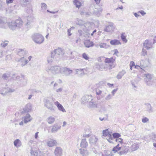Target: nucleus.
I'll return each mask as SVG.
<instances>
[{"label":"nucleus","instance_id":"obj_38","mask_svg":"<svg viewBox=\"0 0 156 156\" xmlns=\"http://www.w3.org/2000/svg\"><path fill=\"white\" fill-rule=\"evenodd\" d=\"M115 61L113 57L110 58H107L105 59V62L106 63H113Z\"/></svg>","mask_w":156,"mask_h":156},{"label":"nucleus","instance_id":"obj_39","mask_svg":"<svg viewBox=\"0 0 156 156\" xmlns=\"http://www.w3.org/2000/svg\"><path fill=\"white\" fill-rule=\"evenodd\" d=\"M73 2L76 7L79 9L80 7L81 3L78 0H74Z\"/></svg>","mask_w":156,"mask_h":156},{"label":"nucleus","instance_id":"obj_49","mask_svg":"<svg viewBox=\"0 0 156 156\" xmlns=\"http://www.w3.org/2000/svg\"><path fill=\"white\" fill-rule=\"evenodd\" d=\"M148 121L149 119L146 117H144L142 119V122L144 123H146Z\"/></svg>","mask_w":156,"mask_h":156},{"label":"nucleus","instance_id":"obj_19","mask_svg":"<svg viewBox=\"0 0 156 156\" xmlns=\"http://www.w3.org/2000/svg\"><path fill=\"white\" fill-rule=\"evenodd\" d=\"M55 105L57 106L58 109L63 112H66V111L62 105L58 102L56 101L54 102Z\"/></svg>","mask_w":156,"mask_h":156},{"label":"nucleus","instance_id":"obj_25","mask_svg":"<svg viewBox=\"0 0 156 156\" xmlns=\"http://www.w3.org/2000/svg\"><path fill=\"white\" fill-rule=\"evenodd\" d=\"M103 135L104 136H108L109 137L111 138V140H112L113 138L110 132H108V129H106L103 131Z\"/></svg>","mask_w":156,"mask_h":156},{"label":"nucleus","instance_id":"obj_16","mask_svg":"<svg viewBox=\"0 0 156 156\" xmlns=\"http://www.w3.org/2000/svg\"><path fill=\"white\" fill-rule=\"evenodd\" d=\"M144 77H145L144 78V79L147 82V85H150L148 82L150 81L153 78V75L149 73H145L144 74Z\"/></svg>","mask_w":156,"mask_h":156},{"label":"nucleus","instance_id":"obj_44","mask_svg":"<svg viewBox=\"0 0 156 156\" xmlns=\"http://www.w3.org/2000/svg\"><path fill=\"white\" fill-rule=\"evenodd\" d=\"M125 33H122L121 36V39L122 40L126 43L127 42V40L126 39V37L125 36Z\"/></svg>","mask_w":156,"mask_h":156},{"label":"nucleus","instance_id":"obj_17","mask_svg":"<svg viewBox=\"0 0 156 156\" xmlns=\"http://www.w3.org/2000/svg\"><path fill=\"white\" fill-rule=\"evenodd\" d=\"M114 29L113 24L112 23H110L108 25L106 26L104 30L105 31L109 32L111 31H113Z\"/></svg>","mask_w":156,"mask_h":156},{"label":"nucleus","instance_id":"obj_58","mask_svg":"<svg viewBox=\"0 0 156 156\" xmlns=\"http://www.w3.org/2000/svg\"><path fill=\"white\" fill-rule=\"evenodd\" d=\"M102 92L101 90L98 89L96 90V94L97 95H100Z\"/></svg>","mask_w":156,"mask_h":156},{"label":"nucleus","instance_id":"obj_30","mask_svg":"<svg viewBox=\"0 0 156 156\" xmlns=\"http://www.w3.org/2000/svg\"><path fill=\"white\" fill-rule=\"evenodd\" d=\"M80 153L83 156H87L89 154L88 151L86 150L83 149H79Z\"/></svg>","mask_w":156,"mask_h":156},{"label":"nucleus","instance_id":"obj_7","mask_svg":"<svg viewBox=\"0 0 156 156\" xmlns=\"http://www.w3.org/2000/svg\"><path fill=\"white\" fill-rule=\"evenodd\" d=\"M73 71L69 68L67 67H62L61 73L66 76H70L72 73Z\"/></svg>","mask_w":156,"mask_h":156},{"label":"nucleus","instance_id":"obj_32","mask_svg":"<svg viewBox=\"0 0 156 156\" xmlns=\"http://www.w3.org/2000/svg\"><path fill=\"white\" fill-rule=\"evenodd\" d=\"M126 73V72L124 70H122L117 75L116 78L118 79H121L122 76Z\"/></svg>","mask_w":156,"mask_h":156},{"label":"nucleus","instance_id":"obj_45","mask_svg":"<svg viewBox=\"0 0 156 156\" xmlns=\"http://www.w3.org/2000/svg\"><path fill=\"white\" fill-rule=\"evenodd\" d=\"M113 139L112 140H114L115 139L119 138L121 136L120 134L118 133H114L112 134Z\"/></svg>","mask_w":156,"mask_h":156},{"label":"nucleus","instance_id":"obj_50","mask_svg":"<svg viewBox=\"0 0 156 156\" xmlns=\"http://www.w3.org/2000/svg\"><path fill=\"white\" fill-rule=\"evenodd\" d=\"M16 76V75L15 74H14L13 75V76H12V78L14 79V80H16L17 81H18L19 80H20V79H21V76L20 77V76H16V77H15V79L14 78V76Z\"/></svg>","mask_w":156,"mask_h":156},{"label":"nucleus","instance_id":"obj_28","mask_svg":"<svg viewBox=\"0 0 156 156\" xmlns=\"http://www.w3.org/2000/svg\"><path fill=\"white\" fill-rule=\"evenodd\" d=\"M7 23V20L5 18L0 16V27H2L3 25Z\"/></svg>","mask_w":156,"mask_h":156},{"label":"nucleus","instance_id":"obj_56","mask_svg":"<svg viewBox=\"0 0 156 156\" xmlns=\"http://www.w3.org/2000/svg\"><path fill=\"white\" fill-rule=\"evenodd\" d=\"M99 46L101 48H105L106 47V43H103L102 44H100Z\"/></svg>","mask_w":156,"mask_h":156},{"label":"nucleus","instance_id":"obj_21","mask_svg":"<svg viewBox=\"0 0 156 156\" xmlns=\"http://www.w3.org/2000/svg\"><path fill=\"white\" fill-rule=\"evenodd\" d=\"M27 52L26 51L25 49H18L17 51V54L20 56H22L26 55Z\"/></svg>","mask_w":156,"mask_h":156},{"label":"nucleus","instance_id":"obj_46","mask_svg":"<svg viewBox=\"0 0 156 156\" xmlns=\"http://www.w3.org/2000/svg\"><path fill=\"white\" fill-rule=\"evenodd\" d=\"M41 8H42V10L43 12H44L46 10L47 8V5L44 3H42L41 4Z\"/></svg>","mask_w":156,"mask_h":156},{"label":"nucleus","instance_id":"obj_4","mask_svg":"<svg viewBox=\"0 0 156 156\" xmlns=\"http://www.w3.org/2000/svg\"><path fill=\"white\" fill-rule=\"evenodd\" d=\"M44 106L51 112L55 111V107L54 106L52 101L51 100L45 99Z\"/></svg>","mask_w":156,"mask_h":156},{"label":"nucleus","instance_id":"obj_3","mask_svg":"<svg viewBox=\"0 0 156 156\" xmlns=\"http://www.w3.org/2000/svg\"><path fill=\"white\" fill-rule=\"evenodd\" d=\"M98 100V98L90 99L87 105V107L92 110L97 108Z\"/></svg>","mask_w":156,"mask_h":156},{"label":"nucleus","instance_id":"obj_13","mask_svg":"<svg viewBox=\"0 0 156 156\" xmlns=\"http://www.w3.org/2000/svg\"><path fill=\"white\" fill-rule=\"evenodd\" d=\"M120 150H121V151L119 153V155H121L127 153L128 152L129 149L127 147L123 146L120 147Z\"/></svg>","mask_w":156,"mask_h":156},{"label":"nucleus","instance_id":"obj_63","mask_svg":"<svg viewBox=\"0 0 156 156\" xmlns=\"http://www.w3.org/2000/svg\"><path fill=\"white\" fill-rule=\"evenodd\" d=\"M63 89L62 88H60L59 89H57L56 91L57 92H60L62 91Z\"/></svg>","mask_w":156,"mask_h":156},{"label":"nucleus","instance_id":"obj_54","mask_svg":"<svg viewBox=\"0 0 156 156\" xmlns=\"http://www.w3.org/2000/svg\"><path fill=\"white\" fill-rule=\"evenodd\" d=\"M135 66V67L136 68V66H135V63L133 61H131L130 62V69L131 70H132V68L134 66Z\"/></svg>","mask_w":156,"mask_h":156},{"label":"nucleus","instance_id":"obj_15","mask_svg":"<svg viewBox=\"0 0 156 156\" xmlns=\"http://www.w3.org/2000/svg\"><path fill=\"white\" fill-rule=\"evenodd\" d=\"M95 67L99 70H103V69L105 68V65L102 63H96Z\"/></svg>","mask_w":156,"mask_h":156},{"label":"nucleus","instance_id":"obj_59","mask_svg":"<svg viewBox=\"0 0 156 156\" xmlns=\"http://www.w3.org/2000/svg\"><path fill=\"white\" fill-rule=\"evenodd\" d=\"M138 13H140L143 16L145 15L146 13L143 10L139 11L138 12Z\"/></svg>","mask_w":156,"mask_h":156},{"label":"nucleus","instance_id":"obj_41","mask_svg":"<svg viewBox=\"0 0 156 156\" xmlns=\"http://www.w3.org/2000/svg\"><path fill=\"white\" fill-rule=\"evenodd\" d=\"M120 147L119 146V145L118 144L113 148L112 151L114 153H115L120 150Z\"/></svg>","mask_w":156,"mask_h":156},{"label":"nucleus","instance_id":"obj_36","mask_svg":"<svg viewBox=\"0 0 156 156\" xmlns=\"http://www.w3.org/2000/svg\"><path fill=\"white\" fill-rule=\"evenodd\" d=\"M55 118L52 116H50L47 119V122L49 124L53 123L55 121Z\"/></svg>","mask_w":156,"mask_h":156},{"label":"nucleus","instance_id":"obj_62","mask_svg":"<svg viewBox=\"0 0 156 156\" xmlns=\"http://www.w3.org/2000/svg\"><path fill=\"white\" fill-rule=\"evenodd\" d=\"M71 29H68L67 30L68 33V35L69 36H71L72 35V34L71 33Z\"/></svg>","mask_w":156,"mask_h":156},{"label":"nucleus","instance_id":"obj_29","mask_svg":"<svg viewBox=\"0 0 156 156\" xmlns=\"http://www.w3.org/2000/svg\"><path fill=\"white\" fill-rule=\"evenodd\" d=\"M14 145L15 147L18 148L21 147L22 143L19 139H17L14 141Z\"/></svg>","mask_w":156,"mask_h":156},{"label":"nucleus","instance_id":"obj_37","mask_svg":"<svg viewBox=\"0 0 156 156\" xmlns=\"http://www.w3.org/2000/svg\"><path fill=\"white\" fill-rule=\"evenodd\" d=\"M146 105L147 111L149 113L152 112L153 110L151 105L150 104L147 103L146 104Z\"/></svg>","mask_w":156,"mask_h":156},{"label":"nucleus","instance_id":"obj_20","mask_svg":"<svg viewBox=\"0 0 156 156\" xmlns=\"http://www.w3.org/2000/svg\"><path fill=\"white\" fill-rule=\"evenodd\" d=\"M4 89L5 90H3V91L2 93H0V94L2 95V96L3 97L6 96L5 95L7 94L8 93L12 92L14 91V90H12L9 88H5Z\"/></svg>","mask_w":156,"mask_h":156},{"label":"nucleus","instance_id":"obj_1","mask_svg":"<svg viewBox=\"0 0 156 156\" xmlns=\"http://www.w3.org/2000/svg\"><path fill=\"white\" fill-rule=\"evenodd\" d=\"M7 23L9 28L12 30H14L16 28L21 27L23 25V22L21 19H19L15 21L9 22Z\"/></svg>","mask_w":156,"mask_h":156},{"label":"nucleus","instance_id":"obj_9","mask_svg":"<svg viewBox=\"0 0 156 156\" xmlns=\"http://www.w3.org/2000/svg\"><path fill=\"white\" fill-rule=\"evenodd\" d=\"M27 78L24 75H21V79L20 80V81L19 82L20 85L21 86H25L27 84Z\"/></svg>","mask_w":156,"mask_h":156},{"label":"nucleus","instance_id":"obj_40","mask_svg":"<svg viewBox=\"0 0 156 156\" xmlns=\"http://www.w3.org/2000/svg\"><path fill=\"white\" fill-rule=\"evenodd\" d=\"M139 145L138 144L134 143L132 146L131 150L132 151H134L138 149Z\"/></svg>","mask_w":156,"mask_h":156},{"label":"nucleus","instance_id":"obj_48","mask_svg":"<svg viewBox=\"0 0 156 156\" xmlns=\"http://www.w3.org/2000/svg\"><path fill=\"white\" fill-rule=\"evenodd\" d=\"M87 133H86L83 135V136L84 137H88L90 136V130L88 129L87 131Z\"/></svg>","mask_w":156,"mask_h":156},{"label":"nucleus","instance_id":"obj_33","mask_svg":"<svg viewBox=\"0 0 156 156\" xmlns=\"http://www.w3.org/2000/svg\"><path fill=\"white\" fill-rule=\"evenodd\" d=\"M101 156H113V154L111 152L105 150L102 154Z\"/></svg>","mask_w":156,"mask_h":156},{"label":"nucleus","instance_id":"obj_35","mask_svg":"<svg viewBox=\"0 0 156 156\" xmlns=\"http://www.w3.org/2000/svg\"><path fill=\"white\" fill-rule=\"evenodd\" d=\"M80 15L83 16H85L87 17H88L91 15L92 13L89 12H86L83 11L81 12Z\"/></svg>","mask_w":156,"mask_h":156},{"label":"nucleus","instance_id":"obj_55","mask_svg":"<svg viewBox=\"0 0 156 156\" xmlns=\"http://www.w3.org/2000/svg\"><path fill=\"white\" fill-rule=\"evenodd\" d=\"M114 141L116 142H119L120 143H121L122 141V139L120 138H118L115 139L114 140Z\"/></svg>","mask_w":156,"mask_h":156},{"label":"nucleus","instance_id":"obj_11","mask_svg":"<svg viewBox=\"0 0 156 156\" xmlns=\"http://www.w3.org/2000/svg\"><path fill=\"white\" fill-rule=\"evenodd\" d=\"M51 132L55 133L58 131L61 128V126L57 124H54L51 126Z\"/></svg>","mask_w":156,"mask_h":156},{"label":"nucleus","instance_id":"obj_43","mask_svg":"<svg viewBox=\"0 0 156 156\" xmlns=\"http://www.w3.org/2000/svg\"><path fill=\"white\" fill-rule=\"evenodd\" d=\"M10 76V73L9 72H8L4 74L2 76V77L4 79H7Z\"/></svg>","mask_w":156,"mask_h":156},{"label":"nucleus","instance_id":"obj_12","mask_svg":"<svg viewBox=\"0 0 156 156\" xmlns=\"http://www.w3.org/2000/svg\"><path fill=\"white\" fill-rule=\"evenodd\" d=\"M54 154L55 156H62V149L60 147H57L55 150Z\"/></svg>","mask_w":156,"mask_h":156},{"label":"nucleus","instance_id":"obj_64","mask_svg":"<svg viewBox=\"0 0 156 156\" xmlns=\"http://www.w3.org/2000/svg\"><path fill=\"white\" fill-rule=\"evenodd\" d=\"M14 0H6V2L7 4L12 3Z\"/></svg>","mask_w":156,"mask_h":156},{"label":"nucleus","instance_id":"obj_60","mask_svg":"<svg viewBox=\"0 0 156 156\" xmlns=\"http://www.w3.org/2000/svg\"><path fill=\"white\" fill-rule=\"evenodd\" d=\"M142 54L144 56H145L147 55V51H146V50L144 49V48H143L142 50Z\"/></svg>","mask_w":156,"mask_h":156},{"label":"nucleus","instance_id":"obj_18","mask_svg":"<svg viewBox=\"0 0 156 156\" xmlns=\"http://www.w3.org/2000/svg\"><path fill=\"white\" fill-rule=\"evenodd\" d=\"M152 44L151 42H149V40H146L144 43L143 47L144 48H146L147 49H149L150 48H151Z\"/></svg>","mask_w":156,"mask_h":156},{"label":"nucleus","instance_id":"obj_23","mask_svg":"<svg viewBox=\"0 0 156 156\" xmlns=\"http://www.w3.org/2000/svg\"><path fill=\"white\" fill-rule=\"evenodd\" d=\"M88 146V143L85 139H82L81 140L80 144V147L82 148H86Z\"/></svg>","mask_w":156,"mask_h":156},{"label":"nucleus","instance_id":"obj_47","mask_svg":"<svg viewBox=\"0 0 156 156\" xmlns=\"http://www.w3.org/2000/svg\"><path fill=\"white\" fill-rule=\"evenodd\" d=\"M8 41H2V42L1 44V46L3 48H5L6 46L8 44Z\"/></svg>","mask_w":156,"mask_h":156},{"label":"nucleus","instance_id":"obj_10","mask_svg":"<svg viewBox=\"0 0 156 156\" xmlns=\"http://www.w3.org/2000/svg\"><path fill=\"white\" fill-rule=\"evenodd\" d=\"M23 111H22V113H23L24 112H30L32 111V105L30 103L27 104L23 109Z\"/></svg>","mask_w":156,"mask_h":156},{"label":"nucleus","instance_id":"obj_53","mask_svg":"<svg viewBox=\"0 0 156 156\" xmlns=\"http://www.w3.org/2000/svg\"><path fill=\"white\" fill-rule=\"evenodd\" d=\"M90 151H92L95 154H97L98 153V151L96 150L94 148H92L90 149Z\"/></svg>","mask_w":156,"mask_h":156},{"label":"nucleus","instance_id":"obj_22","mask_svg":"<svg viewBox=\"0 0 156 156\" xmlns=\"http://www.w3.org/2000/svg\"><path fill=\"white\" fill-rule=\"evenodd\" d=\"M19 61L20 62L21 65L22 67L27 64L28 62V60H26L24 57L20 58Z\"/></svg>","mask_w":156,"mask_h":156},{"label":"nucleus","instance_id":"obj_57","mask_svg":"<svg viewBox=\"0 0 156 156\" xmlns=\"http://www.w3.org/2000/svg\"><path fill=\"white\" fill-rule=\"evenodd\" d=\"M53 59V58H51V57H48L47 59V61L49 63H50L52 62Z\"/></svg>","mask_w":156,"mask_h":156},{"label":"nucleus","instance_id":"obj_61","mask_svg":"<svg viewBox=\"0 0 156 156\" xmlns=\"http://www.w3.org/2000/svg\"><path fill=\"white\" fill-rule=\"evenodd\" d=\"M77 24L80 26H82L83 24V23L82 20H80L78 21V23H77Z\"/></svg>","mask_w":156,"mask_h":156},{"label":"nucleus","instance_id":"obj_2","mask_svg":"<svg viewBox=\"0 0 156 156\" xmlns=\"http://www.w3.org/2000/svg\"><path fill=\"white\" fill-rule=\"evenodd\" d=\"M33 40L36 43L40 44L44 41V38L41 34L36 33L33 35L32 37Z\"/></svg>","mask_w":156,"mask_h":156},{"label":"nucleus","instance_id":"obj_14","mask_svg":"<svg viewBox=\"0 0 156 156\" xmlns=\"http://www.w3.org/2000/svg\"><path fill=\"white\" fill-rule=\"evenodd\" d=\"M32 119V117L29 114H27L26 115L22 118V119L24 121V123L25 124L28 122L31 121Z\"/></svg>","mask_w":156,"mask_h":156},{"label":"nucleus","instance_id":"obj_31","mask_svg":"<svg viewBox=\"0 0 156 156\" xmlns=\"http://www.w3.org/2000/svg\"><path fill=\"white\" fill-rule=\"evenodd\" d=\"M110 43L111 45H113L121 44V43H120L119 41L116 39L111 40L110 42Z\"/></svg>","mask_w":156,"mask_h":156},{"label":"nucleus","instance_id":"obj_51","mask_svg":"<svg viewBox=\"0 0 156 156\" xmlns=\"http://www.w3.org/2000/svg\"><path fill=\"white\" fill-rule=\"evenodd\" d=\"M82 56L83 58H84L86 60H88L89 59V57L85 53H83Z\"/></svg>","mask_w":156,"mask_h":156},{"label":"nucleus","instance_id":"obj_5","mask_svg":"<svg viewBox=\"0 0 156 156\" xmlns=\"http://www.w3.org/2000/svg\"><path fill=\"white\" fill-rule=\"evenodd\" d=\"M64 54V52L61 48H59L51 52V58H56L59 57L60 55H62Z\"/></svg>","mask_w":156,"mask_h":156},{"label":"nucleus","instance_id":"obj_24","mask_svg":"<svg viewBox=\"0 0 156 156\" xmlns=\"http://www.w3.org/2000/svg\"><path fill=\"white\" fill-rule=\"evenodd\" d=\"M84 44L85 47L89 48L94 46V44L92 41L89 40H86L84 41Z\"/></svg>","mask_w":156,"mask_h":156},{"label":"nucleus","instance_id":"obj_26","mask_svg":"<svg viewBox=\"0 0 156 156\" xmlns=\"http://www.w3.org/2000/svg\"><path fill=\"white\" fill-rule=\"evenodd\" d=\"M98 139L95 136H92L89 139V141L90 143L94 144L98 141Z\"/></svg>","mask_w":156,"mask_h":156},{"label":"nucleus","instance_id":"obj_52","mask_svg":"<svg viewBox=\"0 0 156 156\" xmlns=\"http://www.w3.org/2000/svg\"><path fill=\"white\" fill-rule=\"evenodd\" d=\"M31 154L32 156H38V153L36 151H32L31 152Z\"/></svg>","mask_w":156,"mask_h":156},{"label":"nucleus","instance_id":"obj_27","mask_svg":"<svg viewBox=\"0 0 156 156\" xmlns=\"http://www.w3.org/2000/svg\"><path fill=\"white\" fill-rule=\"evenodd\" d=\"M31 0H20V3L23 7H26L30 2Z\"/></svg>","mask_w":156,"mask_h":156},{"label":"nucleus","instance_id":"obj_6","mask_svg":"<svg viewBox=\"0 0 156 156\" xmlns=\"http://www.w3.org/2000/svg\"><path fill=\"white\" fill-rule=\"evenodd\" d=\"M61 68L58 66H48L47 70L50 71L53 74H56L59 73L60 72L61 73Z\"/></svg>","mask_w":156,"mask_h":156},{"label":"nucleus","instance_id":"obj_34","mask_svg":"<svg viewBox=\"0 0 156 156\" xmlns=\"http://www.w3.org/2000/svg\"><path fill=\"white\" fill-rule=\"evenodd\" d=\"M83 69H76V74L79 75L80 76H82L85 74L83 70Z\"/></svg>","mask_w":156,"mask_h":156},{"label":"nucleus","instance_id":"obj_8","mask_svg":"<svg viewBox=\"0 0 156 156\" xmlns=\"http://www.w3.org/2000/svg\"><path fill=\"white\" fill-rule=\"evenodd\" d=\"M46 144L49 147H52L57 144V142L55 140L49 139L47 140Z\"/></svg>","mask_w":156,"mask_h":156},{"label":"nucleus","instance_id":"obj_42","mask_svg":"<svg viewBox=\"0 0 156 156\" xmlns=\"http://www.w3.org/2000/svg\"><path fill=\"white\" fill-rule=\"evenodd\" d=\"M91 98H82L81 103L82 104H88Z\"/></svg>","mask_w":156,"mask_h":156}]
</instances>
